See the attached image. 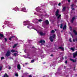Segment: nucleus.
Listing matches in <instances>:
<instances>
[{
  "label": "nucleus",
  "instance_id": "49530a36",
  "mask_svg": "<svg viewBox=\"0 0 77 77\" xmlns=\"http://www.w3.org/2000/svg\"><path fill=\"white\" fill-rule=\"evenodd\" d=\"M70 30L71 31V30H72V28L71 27V26H70Z\"/></svg>",
  "mask_w": 77,
  "mask_h": 77
},
{
  "label": "nucleus",
  "instance_id": "2eb2a0df",
  "mask_svg": "<svg viewBox=\"0 0 77 77\" xmlns=\"http://www.w3.org/2000/svg\"><path fill=\"white\" fill-rule=\"evenodd\" d=\"M73 32L74 33L75 35H77V31L75 30H73Z\"/></svg>",
  "mask_w": 77,
  "mask_h": 77
},
{
  "label": "nucleus",
  "instance_id": "e433bc0d",
  "mask_svg": "<svg viewBox=\"0 0 77 77\" xmlns=\"http://www.w3.org/2000/svg\"><path fill=\"white\" fill-rule=\"evenodd\" d=\"M2 67L1 66H0V71H2Z\"/></svg>",
  "mask_w": 77,
  "mask_h": 77
},
{
  "label": "nucleus",
  "instance_id": "473e14b6",
  "mask_svg": "<svg viewBox=\"0 0 77 77\" xmlns=\"http://www.w3.org/2000/svg\"><path fill=\"white\" fill-rule=\"evenodd\" d=\"M35 62V60H32L31 61V63H33V62Z\"/></svg>",
  "mask_w": 77,
  "mask_h": 77
},
{
  "label": "nucleus",
  "instance_id": "aec40b11",
  "mask_svg": "<svg viewBox=\"0 0 77 77\" xmlns=\"http://www.w3.org/2000/svg\"><path fill=\"white\" fill-rule=\"evenodd\" d=\"M58 49H60L61 50H62L63 51L64 50V48H62V47H59Z\"/></svg>",
  "mask_w": 77,
  "mask_h": 77
},
{
  "label": "nucleus",
  "instance_id": "c756f323",
  "mask_svg": "<svg viewBox=\"0 0 77 77\" xmlns=\"http://www.w3.org/2000/svg\"><path fill=\"white\" fill-rule=\"evenodd\" d=\"M63 26V24L62 23H61L60 25V28H61V29L62 28Z\"/></svg>",
  "mask_w": 77,
  "mask_h": 77
},
{
  "label": "nucleus",
  "instance_id": "bb28decb",
  "mask_svg": "<svg viewBox=\"0 0 77 77\" xmlns=\"http://www.w3.org/2000/svg\"><path fill=\"white\" fill-rule=\"evenodd\" d=\"M15 52H16V51H15L14 50L12 49L11 50V53H14Z\"/></svg>",
  "mask_w": 77,
  "mask_h": 77
},
{
  "label": "nucleus",
  "instance_id": "603ef678",
  "mask_svg": "<svg viewBox=\"0 0 77 77\" xmlns=\"http://www.w3.org/2000/svg\"><path fill=\"white\" fill-rule=\"evenodd\" d=\"M67 0L69 3V2H71V1H70V0Z\"/></svg>",
  "mask_w": 77,
  "mask_h": 77
},
{
  "label": "nucleus",
  "instance_id": "774afa93",
  "mask_svg": "<svg viewBox=\"0 0 77 77\" xmlns=\"http://www.w3.org/2000/svg\"><path fill=\"white\" fill-rule=\"evenodd\" d=\"M66 59V57L65 56V59Z\"/></svg>",
  "mask_w": 77,
  "mask_h": 77
},
{
  "label": "nucleus",
  "instance_id": "20e7f679",
  "mask_svg": "<svg viewBox=\"0 0 77 77\" xmlns=\"http://www.w3.org/2000/svg\"><path fill=\"white\" fill-rule=\"evenodd\" d=\"M24 23H26L27 24H24V26H27V24H30V22L29 21V20H27L26 21L23 22Z\"/></svg>",
  "mask_w": 77,
  "mask_h": 77
},
{
  "label": "nucleus",
  "instance_id": "0e129e2a",
  "mask_svg": "<svg viewBox=\"0 0 77 77\" xmlns=\"http://www.w3.org/2000/svg\"><path fill=\"white\" fill-rule=\"evenodd\" d=\"M21 77H25L24 76V75H23V76H22Z\"/></svg>",
  "mask_w": 77,
  "mask_h": 77
},
{
  "label": "nucleus",
  "instance_id": "09e8293b",
  "mask_svg": "<svg viewBox=\"0 0 77 77\" xmlns=\"http://www.w3.org/2000/svg\"><path fill=\"white\" fill-rule=\"evenodd\" d=\"M67 60H66L65 61V63H67Z\"/></svg>",
  "mask_w": 77,
  "mask_h": 77
},
{
  "label": "nucleus",
  "instance_id": "8fccbe9b",
  "mask_svg": "<svg viewBox=\"0 0 77 77\" xmlns=\"http://www.w3.org/2000/svg\"><path fill=\"white\" fill-rule=\"evenodd\" d=\"M51 57H53V54H51Z\"/></svg>",
  "mask_w": 77,
  "mask_h": 77
},
{
  "label": "nucleus",
  "instance_id": "ddd939ff",
  "mask_svg": "<svg viewBox=\"0 0 77 77\" xmlns=\"http://www.w3.org/2000/svg\"><path fill=\"white\" fill-rule=\"evenodd\" d=\"M63 59H64L63 57H61L60 58V60L59 61V62H62V60H63Z\"/></svg>",
  "mask_w": 77,
  "mask_h": 77
},
{
  "label": "nucleus",
  "instance_id": "423d86ee",
  "mask_svg": "<svg viewBox=\"0 0 77 77\" xmlns=\"http://www.w3.org/2000/svg\"><path fill=\"white\" fill-rule=\"evenodd\" d=\"M59 10L58 9L57 10V11L55 13V15L56 16V17H57V16L59 15Z\"/></svg>",
  "mask_w": 77,
  "mask_h": 77
},
{
  "label": "nucleus",
  "instance_id": "6e6552de",
  "mask_svg": "<svg viewBox=\"0 0 77 77\" xmlns=\"http://www.w3.org/2000/svg\"><path fill=\"white\" fill-rule=\"evenodd\" d=\"M73 58H75V57L77 56V51L76 52L73 53Z\"/></svg>",
  "mask_w": 77,
  "mask_h": 77
},
{
  "label": "nucleus",
  "instance_id": "1a4fd4ad",
  "mask_svg": "<svg viewBox=\"0 0 77 77\" xmlns=\"http://www.w3.org/2000/svg\"><path fill=\"white\" fill-rule=\"evenodd\" d=\"M39 34L41 36H44L45 35V33H43L42 32H40Z\"/></svg>",
  "mask_w": 77,
  "mask_h": 77
},
{
  "label": "nucleus",
  "instance_id": "4468645a",
  "mask_svg": "<svg viewBox=\"0 0 77 77\" xmlns=\"http://www.w3.org/2000/svg\"><path fill=\"white\" fill-rule=\"evenodd\" d=\"M65 10H66V7H64L62 9V12L65 11Z\"/></svg>",
  "mask_w": 77,
  "mask_h": 77
},
{
  "label": "nucleus",
  "instance_id": "c03bdc74",
  "mask_svg": "<svg viewBox=\"0 0 77 77\" xmlns=\"http://www.w3.org/2000/svg\"><path fill=\"white\" fill-rule=\"evenodd\" d=\"M75 17H73L72 18V20H75Z\"/></svg>",
  "mask_w": 77,
  "mask_h": 77
},
{
  "label": "nucleus",
  "instance_id": "39448f33",
  "mask_svg": "<svg viewBox=\"0 0 77 77\" xmlns=\"http://www.w3.org/2000/svg\"><path fill=\"white\" fill-rule=\"evenodd\" d=\"M39 43H41L42 45H44V44L45 43V40H41L39 42Z\"/></svg>",
  "mask_w": 77,
  "mask_h": 77
},
{
  "label": "nucleus",
  "instance_id": "5701e85b",
  "mask_svg": "<svg viewBox=\"0 0 77 77\" xmlns=\"http://www.w3.org/2000/svg\"><path fill=\"white\" fill-rule=\"evenodd\" d=\"M50 40L51 42H53V39L52 37H50Z\"/></svg>",
  "mask_w": 77,
  "mask_h": 77
},
{
  "label": "nucleus",
  "instance_id": "7ed1b4c3",
  "mask_svg": "<svg viewBox=\"0 0 77 77\" xmlns=\"http://www.w3.org/2000/svg\"><path fill=\"white\" fill-rule=\"evenodd\" d=\"M41 19H44V17L45 18H48V15L47 14H45V16H43V15L41 14Z\"/></svg>",
  "mask_w": 77,
  "mask_h": 77
},
{
  "label": "nucleus",
  "instance_id": "2f4dec72",
  "mask_svg": "<svg viewBox=\"0 0 77 77\" xmlns=\"http://www.w3.org/2000/svg\"><path fill=\"white\" fill-rule=\"evenodd\" d=\"M4 39L5 40V42H7V38H5Z\"/></svg>",
  "mask_w": 77,
  "mask_h": 77
},
{
  "label": "nucleus",
  "instance_id": "bf43d9fd",
  "mask_svg": "<svg viewBox=\"0 0 77 77\" xmlns=\"http://www.w3.org/2000/svg\"><path fill=\"white\" fill-rule=\"evenodd\" d=\"M75 67H74V71L75 70Z\"/></svg>",
  "mask_w": 77,
  "mask_h": 77
},
{
  "label": "nucleus",
  "instance_id": "c9c22d12",
  "mask_svg": "<svg viewBox=\"0 0 77 77\" xmlns=\"http://www.w3.org/2000/svg\"><path fill=\"white\" fill-rule=\"evenodd\" d=\"M15 75L16 77H18V74H17V73H15Z\"/></svg>",
  "mask_w": 77,
  "mask_h": 77
},
{
  "label": "nucleus",
  "instance_id": "680f3d73",
  "mask_svg": "<svg viewBox=\"0 0 77 77\" xmlns=\"http://www.w3.org/2000/svg\"><path fill=\"white\" fill-rule=\"evenodd\" d=\"M27 28H29L30 27L27 26Z\"/></svg>",
  "mask_w": 77,
  "mask_h": 77
},
{
  "label": "nucleus",
  "instance_id": "052dcab7",
  "mask_svg": "<svg viewBox=\"0 0 77 77\" xmlns=\"http://www.w3.org/2000/svg\"><path fill=\"white\" fill-rule=\"evenodd\" d=\"M8 68H9V69H10V66H9Z\"/></svg>",
  "mask_w": 77,
  "mask_h": 77
},
{
  "label": "nucleus",
  "instance_id": "f257e3e1",
  "mask_svg": "<svg viewBox=\"0 0 77 77\" xmlns=\"http://www.w3.org/2000/svg\"><path fill=\"white\" fill-rule=\"evenodd\" d=\"M37 12L40 13H42V12H44V13L45 14L46 13V12L44 11V10L42 9H41V10H37Z\"/></svg>",
  "mask_w": 77,
  "mask_h": 77
},
{
  "label": "nucleus",
  "instance_id": "de8ad7c7",
  "mask_svg": "<svg viewBox=\"0 0 77 77\" xmlns=\"http://www.w3.org/2000/svg\"><path fill=\"white\" fill-rule=\"evenodd\" d=\"M28 42H31V40H28Z\"/></svg>",
  "mask_w": 77,
  "mask_h": 77
},
{
  "label": "nucleus",
  "instance_id": "3c124183",
  "mask_svg": "<svg viewBox=\"0 0 77 77\" xmlns=\"http://www.w3.org/2000/svg\"><path fill=\"white\" fill-rule=\"evenodd\" d=\"M29 77H32V76L31 75H29Z\"/></svg>",
  "mask_w": 77,
  "mask_h": 77
},
{
  "label": "nucleus",
  "instance_id": "cd10ccee",
  "mask_svg": "<svg viewBox=\"0 0 77 77\" xmlns=\"http://www.w3.org/2000/svg\"><path fill=\"white\" fill-rule=\"evenodd\" d=\"M55 32V31L54 30H52L51 32V33H54Z\"/></svg>",
  "mask_w": 77,
  "mask_h": 77
},
{
  "label": "nucleus",
  "instance_id": "6e6d98bb",
  "mask_svg": "<svg viewBox=\"0 0 77 77\" xmlns=\"http://www.w3.org/2000/svg\"><path fill=\"white\" fill-rule=\"evenodd\" d=\"M60 69V68H58V71H59V69Z\"/></svg>",
  "mask_w": 77,
  "mask_h": 77
},
{
  "label": "nucleus",
  "instance_id": "7c9ffc66",
  "mask_svg": "<svg viewBox=\"0 0 77 77\" xmlns=\"http://www.w3.org/2000/svg\"><path fill=\"white\" fill-rule=\"evenodd\" d=\"M62 72H57V74H61Z\"/></svg>",
  "mask_w": 77,
  "mask_h": 77
},
{
  "label": "nucleus",
  "instance_id": "9d476101",
  "mask_svg": "<svg viewBox=\"0 0 77 77\" xmlns=\"http://www.w3.org/2000/svg\"><path fill=\"white\" fill-rule=\"evenodd\" d=\"M17 68L18 69H19V70H20L21 69V66H20V65H18L17 66Z\"/></svg>",
  "mask_w": 77,
  "mask_h": 77
},
{
  "label": "nucleus",
  "instance_id": "6ab92c4d",
  "mask_svg": "<svg viewBox=\"0 0 77 77\" xmlns=\"http://www.w3.org/2000/svg\"><path fill=\"white\" fill-rule=\"evenodd\" d=\"M70 60L71 61H72V62H77V61H76V60H74L73 59H70Z\"/></svg>",
  "mask_w": 77,
  "mask_h": 77
},
{
  "label": "nucleus",
  "instance_id": "338daca9",
  "mask_svg": "<svg viewBox=\"0 0 77 77\" xmlns=\"http://www.w3.org/2000/svg\"><path fill=\"white\" fill-rule=\"evenodd\" d=\"M10 38H9V41H10Z\"/></svg>",
  "mask_w": 77,
  "mask_h": 77
},
{
  "label": "nucleus",
  "instance_id": "37998d69",
  "mask_svg": "<svg viewBox=\"0 0 77 77\" xmlns=\"http://www.w3.org/2000/svg\"><path fill=\"white\" fill-rule=\"evenodd\" d=\"M61 4V3H59L58 4V6H60V4Z\"/></svg>",
  "mask_w": 77,
  "mask_h": 77
},
{
  "label": "nucleus",
  "instance_id": "ea45409f",
  "mask_svg": "<svg viewBox=\"0 0 77 77\" xmlns=\"http://www.w3.org/2000/svg\"><path fill=\"white\" fill-rule=\"evenodd\" d=\"M42 21V20H38V21H39V22H41V21Z\"/></svg>",
  "mask_w": 77,
  "mask_h": 77
},
{
  "label": "nucleus",
  "instance_id": "b1692460",
  "mask_svg": "<svg viewBox=\"0 0 77 77\" xmlns=\"http://www.w3.org/2000/svg\"><path fill=\"white\" fill-rule=\"evenodd\" d=\"M15 37V36L14 35V36H12L10 38V41H11V40L12 39V38H14Z\"/></svg>",
  "mask_w": 77,
  "mask_h": 77
},
{
  "label": "nucleus",
  "instance_id": "f704fd0d",
  "mask_svg": "<svg viewBox=\"0 0 77 77\" xmlns=\"http://www.w3.org/2000/svg\"><path fill=\"white\" fill-rule=\"evenodd\" d=\"M74 20H71V21H70V22L72 23L73 22H74Z\"/></svg>",
  "mask_w": 77,
  "mask_h": 77
},
{
  "label": "nucleus",
  "instance_id": "79ce46f5",
  "mask_svg": "<svg viewBox=\"0 0 77 77\" xmlns=\"http://www.w3.org/2000/svg\"><path fill=\"white\" fill-rule=\"evenodd\" d=\"M69 42H72V41H71V38H70L69 39Z\"/></svg>",
  "mask_w": 77,
  "mask_h": 77
},
{
  "label": "nucleus",
  "instance_id": "c85d7f7f",
  "mask_svg": "<svg viewBox=\"0 0 77 77\" xmlns=\"http://www.w3.org/2000/svg\"><path fill=\"white\" fill-rule=\"evenodd\" d=\"M60 17H61V15L60 14L59 15L57 18V19H59V18H60Z\"/></svg>",
  "mask_w": 77,
  "mask_h": 77
},
{
  "label": "nucleus",
  "instance_id": "f3484780",
  "mask_svg": "<svg viewBox=\"0 0 77 77\" xmlns=\"http://www.w3.org/2000/svg\"><path fill=\"white\" fill-rule=\"evenodd\" d=\"M17 45H18V44L17 43L14 45V46L13 47V48H15V47H17Z\"/></svg>",
  "mask_w": 77,
  "mask_h": 77
},
{
  "label": "nucleus",
  "instance_id": "0eeeda50",
  "mask_svg": "<svg viewBox=\"0 0 77 77\" xmlns=\"http://www.w3.org/2000/svg\"><path fill=\"white\" fill-rule=\"evenodd\" d=\"M5 56L7 57L9 56H10V51H7V53L6 54Z\"/></svg>",
  "mask_w": 77,
  "mask_h": 77
},
{
  "label": "nucleus",
  "instance_id": "864d4df0",
  "mask_svg": "<svg viewBox=\"0 0 77 77\" xmlns=\"http://www.w3.org/2000/svg\"><path fill=\"white\" fill-rule=\"evenodd\" d=\"M47 75H45V76H44L43 77H47Z\"/></svg>",
  "mask_w": 77,
  "mask_h": 77
},
{
  "label": "nucleus",
  "instance_id": "13d9d810",
  "mask_svg": "<svg viewBox=\"0 0 77 77\" xmlns=\"http://www.w3.org/2000/svg\"><path fill=\"white\" fill-rule=\"evenodd\" d=\"M33 29H34V30H36V31H37V30H36V29H35V28H33Z\"/></svg>",
  "mask_w": 77,
  "mask_h": 77
},
{
  "label": "nucleus",
  "instance_id": "412c9836",
  "mask_svg": "<svg viewBox=\"0 0 77 77\" xmlns=\"http://www.w3.org/2000/svg\"><path fill=\"white\" fill-rule=\"evenodd\" d=\"M51 37H52V38L53 39H54L56 37V35L55 34H53L52 36H51Z\"/></svg>",
  "mask_w": 77,
  "mask_h": 77
},
{
  "label": "nucleus",
  "instance_id": "4be33fe9",
  "mask_svg": "<svg viewBox=\"0 0 77 77\" xmlns=\"http://www.w3.org/2000/svg\"><path fill=\"white\" fill-rule=\"evenodd\" d=\"M28 74V73H25L23 74V76L25 77H26L27 76V75Z\"/></svg>",
  "mask_w": 77,
  "mask_h": 77
},
{
  "label": "nucleus",
  "instance_id": "a18cd8bd",
  "mask_svg": "<svg viewBox=\"0 0 77 77\" xmlns=\"http://www.w3.org/2000/svg\"><path fill=\"white\" fill-rule=\"evenodd\" d=\"M74 4H72V5H71V7H74Z\"/></svg>",
  "mask_w": 77,
  "mask_h": 77
},
{
  "label": "nucleus",
  "instance_id": "a19ab883",
  "mask_svg": "<svg viewBox=\"0 0 77 77\" xmlns=\"http://www.w3.org/2000/svg\"><path fill=\"white\" fill-rule=\"evenodd\" d=\"M25 58H26H26H29V59H30V57H26V56H25Z\"/></svg>",
  "mask_w": 77,
  "mask_h": 77
},
{
  "label": "nucleus",
  "instance_id": "f8f14e48",
  "mask_svg": "<svg viewBox=\"0 0 77 77\" xmlns=\"http://www.w3.org/2000/svg\"><path fill=\"white\" fill-rule=\"evenodd\" d=\"M21 11H23V12H26V8H23L22 9Z\"/></svg>",
  "mask_w": 77,
  "mask_h": 77
},
{
  "label": "nucleus",
  "instance_id": "72a5a7b5",
  "mask_svg": "<svg viewBox=\"0 0 77 77\" xmlns=\"http://www.w3.org/2000/svg\"><path fill=\"white\" fill-rule=\"evenodd\" d=\"M5 59V58L3 57H2L1 58V60H3V59Z\"/></svg>",
  "mask_w": 77,
  "mask_h": 77
},
{
  "label": "nucleus",
  "instance_id": "4c0bfd02",
  "mask_svg": "<svg viewBox=\"0 0 77 77\" xmlns=\"http://www.w3.org/2000/svg\"><path fill=\"white\" fill-rule=\"evenodd\" d=\"M17 53H14V56H16V55H17Z\"/></svg>",
  "mask_w": 77,
  "mask_h": 77
},
{
  "label": "nucleus",
  "instance_id": "58836bf2",
  "mask_svg": "<svg viewBox=\"0 0 77 77\" xmlns=\"http://www.w3.org/2000/svg\"><path fill=\"white\" fill-rule=\"evenodd\" d=\"M71 9L73 11H74L75 10V9H74V8H72Z\"/></svg>",
  "mask_w": 77,
  "mask_h": 77
},
{
  "label": "nucleus",
  "instance_id": "a878e982",
  "mask_svg": "<svg viewBox=\"0 0 77 77\" xmlns=\"http://www.w3.org/2000/svg\"><path fill=\"white\" fill-rule=\"evenodd\" d=\"M66 25H65L64 27H63V30H65L66 29Z\"/></svg>",
  "mask_w": 77,
  "mask_h": 77
},
{
  "label": "nucleus",
  "instance_id": "a211bd4d",
  "mask_svg": "<svg viewBox=\"0 0 77 77\" xmlns=\"http://www.w3.org/2000/svg\"><path fill=\"white\" fill-rule=\"evenodd\" d=\"M70 50H72V51H74V50H75V47H74L73 48H71Z\"/></svg>",
  "mask_w": 77,
  "mask_h": 77
},
{
  "label": "nucleus",
  "instance_id": "f03ea898",
  "mask_svg": "<svg viewBox=\"0 0 77 77\" xmlns=\"http://www.w3.org/2000/svg\"><path fill=\"white\" fill-rule=\"evenodd\" d=\"M43 24H44V25H45V24H46V25H48V24H49V22H48V20H46L44 21L43 23Z\"/></svg>",
  "mask_w": 77,
  "mask_h": 77
},
{
  "label": "nucleus",
  "instance_id": "9b49d317",
  "mask_svg": "<svg viewBox=\"0 0 77 77\" xmlns=\"http://www.w3.org/2000/svg\"><path fill=\"white\" fill-rule=\"evenodd\" d=\"M14 10H15V11H18L19 9L18 8V7H16L15 8H14Z\"/></svg>",
  "mask_w": 77,
  "mask_h": 77
},
{
  "label": "nucleus",
  "instance_id": "dca6fc26",
  "mask_svg": "<svg viewBox=\"0 0 77 77\" xmlns=\"http://www.w3.org/2000/svg\"><path fill=\"white\" fill-rule=\"evenodd\" d=\"M2 77H9V76L7 74V73H5L4 76H3Z\"/></svg>",
  "mask_w": 77,
  "mask_h": 77
},
{
  "label": "nucleus",
  "instance_id": "393cba45",
  "mask_svg": "<svg viewBox=\"0 0 77 77\" xmlns=\"http://www.w3.org/2000/svg\"><path fill=\"white\" fill-rule=\"evenodd\" d=\"M0 36L1 38H4V35H3V34H1L0 33Z\"/></svg>",
  "mask_w": 77,
  "mask_h": 77
},
{
  "label": "nucleus",
  "instance_id": "5fc2aeb1",
  "mask_svg": "<svg viewBox=\"0 0 77 77\" xmlns=\"http://www.w3.org/2000/svg\"><path fill=\"white\" fill-rule=\"evenodd\" d=\"M73 42H75V40L74 39H73Z\"/></svg>",
  "mask_w": 77,
  "mask_h": 77
},
{
  "label": "nucleus",
  "instance_id": "4d7b16f0",
  "mask_svg": "<svg viewBox=\"0 0 77 77\" xmlns=\"http://www.w3.org/2000/svg\"><path fill=\"white\" fill-rule=\"evenodd\" d=\"M25 64L26 65H27V64H28V63H25Z\"/></svg>",
  "mask_w": 77,
  "mask_h": 77
},
{
  "label": "nucleus",
  "instance_id": "69168bd1",
  "mask_svg": "<svg viewBox=\"0 0 77 77\" xmlns=\"http://www.w3.org/2000/svg\"><path fill=\"white\" fill-rule=\"evenodd\" d=\"M2 37H0V39H2Z\"/></svg>",
  "mask_w": 77,
  "mask_h": 77
},
{
  "label": "nucleus",
  "instance_id": "e2e57ef3",
  "mask_svg": "<svg viewBox=\"0 0 77 77\" xmlns=\"http://www.w3.org/2000/svg\"><path fill=\"white\" fill-rule=\"evenodd\" d=\"M45 62H44L43 63V64H45Z\"/></svg>",
  "mask_w": 77,
  "mask_h": 77
}]
</instances>
